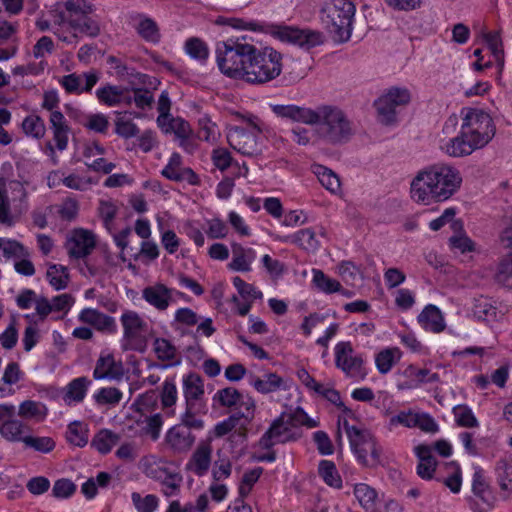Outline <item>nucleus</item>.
Segmentation results:
<instances>
[{
  "label": "nucleus",
  "mask_w": 512,
  "mask_h": 512,
  "mask_svg": "<svg viewBox=\"0 0 512 512\" xmlns=\"http://www.w3.org/2000/svg\"><path fill=\"white\" fill-rule=\"evenodd\" d=\"M216 62L227 77L249 84H264L282 72V54L272 47L228 40L216 46Z\"/></svg>",
  "instance_id": "nucleus-1"
},
{
  "label": "nucleus",
  "mask_w": 512,
  "mask_h": 512,
  "mask_svg": "<svg viewBox=\"0 0 512 512\" xmlns=\"http://www.w3.org/2000/svg\"><path fill=\"white\" fill-rule=\"evenodd\" d=\"M459 134L440 145L450 157H465L486 147L494 138L496 126L491 114L476 107H463L460 110Z\"/></svg>",
  "instance_id": "nucleus-2"
},
{
  "label": "nucleus",
  "mask_w": 512,
  "mask_h": 512,
  "mask_svg": "<svg viewBox=\"0 0 512 512\" xmlns=\"http://www.w3.org/2000/svg\"><path fill=\"white\" fill-rule=\"evenodd\" d=\"M460 171L447 164H433L418 172V203L431 205L450 199L461 187Z\"/></svg>",
  "instance_id": "nucleus-3"
},
{
  "label": "nucleus",
  "mask_w": 512,
  "mask_h": 512,
  "mask_svg": "<svg viewBox=\"0 0 512 512\" xmlns=\"http://www.w3.org/2000/svg\"><path fill=\"white\" fill-rule=\"evenodd\" d=\"M217 24L230 25L237 29H249L270 34L274 38L286 43L297 45L300 48L309 50L323 43V36L320 32L310 29H299L295 26L268 24L264 22H244L239 18L219 17Z\"/></svg>",
  "instance_id": "nucleus-4"
},
{
  "label": "nucleus",
  "mask_w": 512,
  "mask_h": 512,
  "mask_svg": "<svg viewBox=\"0 0 512 512\" xmlns=\"http://www.w3.org/2000/svg\"><path fill=\"white\" fill-rule=\"evenodd\" d=\"M314 113L316 119L314 118L313 125H317L316 132L326 143L342 145L349 142L355 134L352 121L339 107L321 105Z\"/></svg>",
  "instance_id": "nucleus-5"
},
{
  "label": "nucleus",
  "mask_w": 512,
  "mask_h": 512,
  "mask_svg": "<svg viewBox=\"0 0 512 512\" xmlns=\"http://www.w3.org/2000/svg\"><path fill=\"white\" fill-rule=\"evenodd\" d=\"M93 10V5L87 0H67L64 10L57 14L55 23L68 24L74 31V36L81 34L96 37L100 33V26L91 16Z\"/></svg>",
  "instance_id": "nucleus-6"
},
{
  "label": "nucleus",
  "mask_w": 512,
  "mask_h": 512,
  "mask_svg": "<svg viewBox=\"0 0 512 512\" xmlns=\"http://www.w3.org/2000/svg\"><path fill=\"white\" fill-rule=\"evenodd\" d=\"M343 427L358 463L371 469L381 465L382 448L374 435L367 429L350 425L347 420H344Z\"/></svg>",
  "instance_id": "nucleus-7"
},
{
  "label": "nucleus",
  "mask_w": 512,
  "mask_h": 512,
  "mask_svg": "<svg viewBox=\"0 0 512 512\" xmlns=\"http://www.w3.org/2000/svg\"><path fill=\"white\" fill-rule=\"evenodd\" d=\"M322 21L337 42L349 40L355 6L349 0H331L321 10Z\"/></svg>",
  "instance_id": "nucleus-8"
},
{
  "label": "nucleus",
  "mask_w": 512,
  "mask_h": 512,
  "mask_svg": "<svg viewBox=\"0 0 512 512\" xmlns=\"http://www.w3.org/2000/svg\"><path fill=\"white\" fill-rule=\"evenodd\" d=\"M483 47L474 51L477 60L472 64L476 71H482L496 65L499 76L504 66V51L501 37L496 32H484L482 34Z\"/></svg>",
  "instance_id": "nucleus-9"
},
{
  "label": "nucleus",
  "mask_w": 512,
  "mask_h": 512,
  "mask_svg": "<svg viewBox=\"0 0 512 512\" xmlns=\"http://www.w3.org/2000/svg\"><path fill=\"white\" fill-rule=\"evenodd\" d=\"M473 314L491 329L500 331L509 322L510 306L481 297L475 300Z\"/></svg>",
  "instance_id": "nucleus-10"
},
{
  "label": "nucleus",
  "mask_w": 512,
  "mask_h": 512,
  "mask_svg": "<svg viewBox=\"0 0 512 512\" xmlns=\"http://www.w3.org/2000/svg\"><path fill=\"white\" fill-rule=\"evenodd\" d=\"M411 99L407 89L391 88L379 97L374 105L378 112L380 122L389 125L396 121V107L406 105Z\"/></svg>",
  "instance_id": "nucleus-11"
},
{
  "label": "nucleus",
  "mask_w": 512,
  "mask_h": 512,
  "mask_svg": "<svg viewBox=\"0 0 512 512\" xmlns=\"http://www.w3.org/2000/svg\"><path fill=\"white\" fill-rule=\"evenodd\" d=\"M335 364L348 377L364 379L366 371L363 367V359L354 355L350 342H339L335 347Z\"/></svg>",
  "instance_id": "nucleus-12"
},
{
  "label": "nucleus",
  "mask_w": 512,
  "mask_h": 512,
  "mask_svg": "<svg viewBox=\"0 0 512 512\" xmlns=\"http://www.w3.org/2000/svg\"><path fill=\"white\" fill-rule=\"evenodd\" d=\"M14 405H0V435L9 442H23L28 427L20 420L15 419Z\"/></svg>",
  "instance_id": "nucleus-13"
},
{
  "label": "nucleus",
  "mask_w": 512,
  "mask_h": 512,
  "mask_svg": "<svg viewBox=\"0 0 512 512\" xmlns=\"http://www.w3.org/2000/svg\"><path fill=\"white\" fill-rule=\"evenodd\" d=\"M286 413H282L270 425L269 429L259 440V446L265 450H271L274 445L296 441L300 438L299 433L292 432L289 424L285 421Z\"/></svg>",
  "instance_id": "nucleus-14"
},
{
  "label": "nucleus",
  "mask_w": 512,
  "mask_h": 512,
  "mask_svg": "<svg viewBox=\"0 0 512 512\" xmlns=\"http://www.w3.org/2000/svg\"><path fill=\"white\" fill-rule=\"evenodd\" d=\"M123 327V349L137 350L135 342L147 331V322L133 310H126L120 318Z\"/></svg>",
  "instance_id": "nucleus-15"
},
{
  "label": "nucleus",
  "mask_w": 512,
  "mask_h": 512,
  "mask_svg": "<svg viewBox=\"0 0 512 512\" xmlns=\"http://www.w3.org/2000/svg\"><path fill=\"white\" fill-rule=\"evenodd\" d=\"M230 146L239 153L254 157L262 153V147L258 143V135L241 127H234L227 136Z\"/></svg>",
  "instance_id": "nucleus-16"
},
{
  "label": "nucleus",
  "mask_w": 512,
  "mask_h": 512,
  "mask_svg": "<svg viewBox=\"0 0 512 512\" xmlns=\"http://www.w3.org/2000/svg\"><path fill=\"white\" fill-rule=\"evenodd\" d=\"M471 491L490 510L495 506L496 497L485 470L478 464H472Z\"/></svg>",
  "instance_id": "nucleus-17"
},
{
  "label": "nucleus",
  "mask_w": 512,
  "mask_h": 512,
  "mask_svg": "<svg viewBox=\"0 0 512 512\" xmlns=\"http://www.w3.org/2000/svg\"><path fill=\"white\" fill-rule=\"evenodd\" d=\"M96 246L92 232L85 229H75L66 242L68 255L71 258L81 259L87 257Z\"/></svg>",
  "instance_id": "nucleus-18"
},
{
  "label": "nucleus",
  "mask_w": 512,
  "mask_h": 512,
  "mask_svg": "<svg viewBox=\"0 0 512 512\" xmlns=\"http://www.w3.org/2000/svg\"><path fill=\"white\" fill-rule=\"evenodd\" d=\"M195 440V435L188 427L178 424L171 427L165 435L166 444L173 453L177 454L187 453L194 445Z\"/></svg>",
  "instance_id": "nucleus-19"
},
{
  "label": "nucleus",
  "mask_w": 512,
  "mask_h": 512,
  "mask_svg": "<svg viewBox=\"0 0 512 512\" xmlns=\"http://www.w3.org/2000/svg\"><path fill=\"white\" fill-rule=\"evenodd\" d=\"M453 234L448 239V247L456 256H467L477 252L476 243L468 236L462 221L452 223Z\"/></svg>",
  "instance_id": "nucleus-20"
},
{
  "label": "nucleus",
  "mask_w": 512,
  "mask_h": 512,
  "mask_svg": "<svg viewBox=\"0 0 512 512\" xmlns=\"http://www.w3.org/2000/svg\"><path fill=\"white\" fill-rule=\"evenodd\" d=\"M123 376L124 367L121 361H116L110 353L100 355L93 371L94 379L120 381Z\"/></svg>",
  "instance_id": "nucleus-21"
},
{
  "label": "nucleus",
  "mask_w": 512,
  "mask_h": 512,
  "mask_svg": "<svg viewBox=\"0 0 512 512\" xmlns=\"http://www.w3.org/2000/svg\"><path fill=\"white\" fill-rule=\"evenodd\" d=\"M493 474L498 493L503 501L512 498V459H499L494 466Z\"/></svg>",
  "instance_id": "nucleus-22"
},
{
  "label": "nucleus",
  "mask_w": 512,
  "mask_h": 512,
  "mask_svg": "<svg viewBox=\"0 0 512 512\" xmlns=\"http://www.w3.org/2000/svg\"><path fill=\"white\" fill-rule=\"evenodd\" d=\"M78 320L84 324L94 327L101 333L113 334L117 331L115 319L97 309H83L78 315Z\"/></svg>",
  "instance_id": "nucleus-23"
},
{
  "label": "nucleus",
  "mask_w": 512,
  "mask_h": 512,
  "mask_svg": "<svg viewBox=\"0 0 512 512\" xmlns=\"http://www.w3.org/2000/svg\"><path fill=\"white\" fill-rule=\"evenodd\" d=\"M212 446L209 441H201L193 452L187 470L192 471L197 476L205 475L211 465Z\"/></svg>",
  "instance_id": "nucleus-24"
},
{
  "label": "nucleus",
  "mask_w": 512,
  "mask_h": 512,
  "mask_svg": "<svg viewBox=\"0 0 512 512\" xmlns=\"http://www.w3.org/2000/svg\"><path fill=\"white\" fill-rule=\"evenodd\" d=\"M443 476L438 480L453 494H459L463 485V470L456 460L444 462L442 465Z\"/></svg>",
  "instance_id": "nucleus-25"
},
{
  "label": "nucleus",
  "mask_w": 512,
  "mask_h": 512,
  "mask_svg": "<svg viewBox=\"0 0 512 512\" xmlns=\"http://www.w3.org/2000/svg\"><path fill=\"white\" fill-rule=\"evenodd\" d=\"M272 111L279 117L309 125H313V120L316 119L313 109L297 105H273Z\"/></svg>",
  "instance_id": "nucleus-26"
},
{
  "label": "nucleus",
  "mask_w": 512,
  "mask_h": 512,
  "mask_svg": "<svg viewBox=\"0 0 512 512\" xmlns=\"http://www.w3.org/2000/svg\"><path fill=\"white\" fill-rule=\"evenodd\" d=\"M183 393L186 405H203L200 400L204 395V384L200 375L189 373L183 379Z\"/></svg>",
  "instance_id": "nucleus-27"
},
{
  "label": "nucleus",
  "mask_w": 512,
  "mask_h": 512,
  "mask_svg": "<svg viewBox=\"0 0 512 512\" xmlns=\"http://www.w3.org/2000/svg\"><path fill=\"white\" fill-rule=\"evenodd\" d=\"M438 461L433 456L430 447L418 445V477L424 480L436 479Z\"/></svg>",
  "instance_id": "nucleus-28"
},
{
  "label": "nucleus",
  "mask_w": 512,
  "mask_h": 512,
  "mask_svg": "<svg viewBox=\"0 0 512 512\" xmlns=\"http://www.w3.org/2000/svg\"><path fill=\"white\" fill-rule=\"evenodd\" d=\"M422 327L430 332L439 333L445 329V320L441 310L432 304L427 305L419 316Z\"/></svg>",
  "instance_id": "nucleus-29"
},
{
  "label": "nucleus",
  "mask_w": 512,
  "mask_h": 512,
  "mask_svg": "<svg viewBox=\"0 0 512 512\" xmlns=\"http://www.w3.org/2000/svg\"><path fill=\"white\" fill-rule=\"evenodd\" d=\"M50 124L53 132V139L56 142L58 150L62 151L67 148L68 134L70 128L62 112L55 110L50 115Z\"/></svg>",
  "instance_id": "nucleus-30"
},
{
  "label": "nucleus",
  "mask_w": 512,
  "mask_h": 512,
  "mask_svg": "<svg viewBox=\"0 0 512 512\" xmlns=\"http://www.w3.org/2000/svg\"><path fill=\"white\" fill-rule=\"evenodd\" d=\"M172 290L164 284H156L143 290V298L159 310H165L169 306Z\"/></svg>",
  "instance_id": "nucleus-31"
},
{
  "label": "nucleus",
  "mask_w": 512,
  "mask_h": 512,
  "mask_svg": "<svg viewBox=\"0 0 512 512\" xmlns=\"http://www.w3.org/2000/svg\"><path fill=\"white\" fill-rule=\"evenodd\" d=\"M232 261L228 267L234 271L248 272L251 270L250 264L255 258V252L252 249H245L240 244H232Z\"/></svg>",
  "instance_id": "nucleus-32"
},
{
  "label": "nucleus",
  "mask_w": 512,
  "mask_h": 512,
  "mask_svg": "<svg viewBox=\"0 0 512 512\" xmlns=\"http://www.w3.org/2000/svg\"><path fill=\"white\" fill-rule=\"evenodd\" d=\"M90 384L91 381L84 376L73 379L66 387L64 401L67 404L83 401Z\"/></svg>",
  "instance_id": "nucleus-33"
},
{
  "label": "nucleus",
  "mask_w": 512,
  "mask_h": 512,
  "mask_svg": "<svg viewBox=\"0 0 512 512\" xmlns=\"http://www.w3.org/2000/svg\"><path fill=\"white\" fill-rule=\"evenodd\" d=\"M18 415L26 420L39 422L46 417L47 407L41 402L25 400L19 405Z\"/></svg>",
  "instance_id": "nucleus-34"
},
{
  "label": "nucleus",
  "mask_w": 512,
  "mask_h": 512,
  "mask_svg": "<svg viewBox=\"0 0 512 512\" xmlns=\"http://www.w3.org/2000/svg\"><path fill=\"white\" fill-rule=\"evenodd\" d=\"M283 383V379L273 372L264 374L262 378L255 377L252 381L253 387L262 394L279 390L283 386Z\"/></svg>",
  "instance_id": "nucleus-35"
},
{
  "label": "nucleus",
  "mask_w": 512,
  "mask_h": 512,
  "mask_svg": "<svg viewBox=\"0 0 512 512\" xmlns=\"http://www.w3.org/2000/svg\"><path fill=\"white\" fill-rule=\"evenodd\" d=\"M452 414L455 423L464 428H477L479 421L476 418L473 410L466 404H459L453 407Z\"/></svg>",
  "instance_id": "nucleus-36"
},
{
  "label": "nucleus",
  "mask_w": 512,
  "mask_h": 512,
  "mask_svg": "<svg viewBox=\"0 0 512 512\" xmlns=\"http://www.w3.org/2000/svg\"><path fill=\"white\" fill-rule=\"evenodd\" d=\"M136 31L142 39L153 44L158 43L161 39L157 23L149 17H141L136 26Z\"/></svg>",
  "instance_id": "nucleus-37"
},
{
  "label": "nucleus",
  "mask_w": 512,
  "mask_h": 512,
  "mask_svg": "<svg viewBox=\"0 0 512 512\" xmlns=\"http://www.w3.org/2000/svg\"><path fill=\"white\" fill-rule=\"evenodd\" d=\"M46 277L55 290L65 289L69 282V273L65 266L49 264Z\"/></svg>",
  "instance_id": "nucleus-38"
},
{
  "label": "nucleus",
  "mask_w": 512,
  "mask_h": 512,
  "mask_svg": "<svg viewBox=\"0 0 512 512\" xmlns=\"http://www.w3.org/2000/svg\"><path fill=\"white\" fill-rule=\"evenodd\" d=\"M318 473L327 485L338 489L342 487V479L334 462L321 460L318 466Z\"/></svg>",
  "instance_id": "nucleus-39"
},
{
  "label": "nucleus",
  "mask_w": 512,
  "mask_h": 512,
  "mask_svg": "<svg viewBox=\"0 0 512 512\" xmlns=\"http://www.w3.org/2000/svg\"><path fill=\"white\" fill-rule=\"evenodd\" d=\"M118 441V435L114 434L110 430L103 429L94 436L91 441V446L101 454H107Z\"/></svg>",
  "instance_id": "nucleus-40"
},
{
  "label": "nucleus",
  "mask_w": 512,
  "mask_h": 512,
  "mask_svg": "<svg viewBox=\"0 0 512 512\" xmlns=\"http://www.w3.org/2000/svg\"><path fill=\"white\" fill-rule=\"evenodd\" d=\"M96 96L103 104L107 106H116L122 103L123 87L108 84L97 89Z\"/></svg>",
  "instance_id": "nucleus-41"
},
{
  "label": "nucleus",
  "mask_w": 512,
  "mask_h": 512,
  "mask_svg": "<svg viewBox=\"0 0 512 512\" xmlns=\"http://www.w3.org/2000/svg\"><path fill=\"white\" fill-rule=\"evenodd\" d=\"M314 173L318 177L320 183L331 193H337L340 190V179L331 169L322 165H317Z\"/></svg>",
  "instance_id": "nucleus-42"
},
{
  "label": "nucleus",
  "mask_w": 512,
  "mask_h": 512,
  "mask_svg": "<svg viewBox=\"0 0 512 512\" xmlns=\"http://www.w3.org/2000/svg\"><path fill=\"white\" fill-rule=\"evenodd\" d=\"M399 357L400 352L397 348H387L380 351L375 357V363L378 371L381 374L388 373Z\"/></svg>",
  "instance_id": "nucleus-43"
},
{
  "label": "nucleus",
  "mask_w": 512,
  "mask_h": 512,
  "mask_svg": "<svg viewBox=\"0 0 512 512\" xmlns=\"http://www.w3.org/2000/svg\"><path fill=\"white\" fill-rule=\"evenodd\" d=\"M354 495L363 508L367 510L374 509L377 499V492L374 488L365 483L356 484L354 487Z\"/></svg>",
  "instance_id": "nucleus-44"
},
{
  "label": "nucleus",
  "mask_w": 512,
  "mask_h": 512,
  "mask_svg": "<svg viewBox=\"0 0 512 512\" xmlns=\"http://www.w3.org/2000/svg\"><path fill=\"white\" fill-rule=\"evenodd\" d=\"M313 283L322 292L331 294L341 291V284L339 281L328 277L321 270H313Z\"/></svg>",
  "instance_id": "nucleus-45"
},
{
  "label": "nucleus",
  "mask_w": 512,
  "mask_h": 512,
  "mask_svg": "<svg viewBox=\"0 0 512 512\" xmlns=\"http://www.w3.org/2000/svg\"><path fill=\"white\" fill-rule=\"evenodd\" d=\"M204 409V405H186V410L181 416V423L179 425H183L191 429H202L204 427V422L202 419L196 417L197 414L201 413Z\"/></svg>",
  "instance_id": "nucleus-46"
},
{
  "label": "nucleus",
  "mask_w": 512,
  "mask_h": 512,
  "mask_svg": "<svg viewBox=\"0 0 512 512\" xmlns=\"http://www.w3.org/2000/svg\"><path fill=\"white\" fill-rule=\"evenodd\" d=\"M165 132H174L176 137L181 140L180 145L184 146V142H187V139H189L192 134V129L186 120L180 117H171V119H169V126L165 129Z\"/></svg>",
  "instance_id": "nucleus-47"
},
{
  "label": "nucleus",
  "mask_w": 512,
  "mask_h": 512,
  "mask_svg": "<svg viewBox=\"0 0 512 512\" xmlns=\"http://www.w3.org/2000/svg\"><path fill=\"white\" fill-rule=\"evenodd\" d=\"M22 129L28 136L40 139L45 135V123L38 115L27 116L22 122Z\"/></svg>",
  "instance_id": "nucleus-48"
},
{
  "label": "nucleus",
  "mask_w": 512,
  "mask_h": 512,
  "mask_svg": "<svg viewBox=\"0 0 512 512\" xmlns=\"http://www.w3.org/2000/svg\"><path fill=\"white\" fill-rule=\"evenodd\" d=\"M66 438L69 443L84 447L88 443V430L82 426L81 422L74 421L68 425Z\"/></svg>",
  "instance_id": "nucleus-49"
},
{
  "label": "nucleus",
  "mask_w": 512,
  "mask_h": 512,
  "mask_svg": "<svg viewBox=\"0 0 512 512\" xmlns=\"http://www.w3.org/2000/svg\"><path fill=\"white\" fill-rule=\"evenodd\" d=\"M498 284L512 290V255L504 258L498 265L495 273Z\"/></svg>",
  "instance_id": "nucleus-50"
},
{
  "label": "nucleus",
  "mask_w": 512,
  "mask_h": 512,
  "mask_svg": "<svg viewBox=\"0 0 512 512\" xmlns=\"http://www.w3.org/2000/svg\"><path fill=\"white\" fill-rule=\"evenodd\" d=\"M294 242L306 251L314 252L319 247V241L316 239L315 232L310 229H302L294 235Z\"/></svg>",
  "instance_id": "nucleus-51"
},
{
  "label": "nucleus",
  "mask_w": 512,
  "mask_h": 512,
  "mask_svg": "<svg viewBox=\"0 0 512 512\" xmlns=\"http://www.w3.org/2000/svg\"><path fill=\"white\" fill-rule=\"evenodd\" d=\"M213 399L223 407H232L238 405L242 394L234 387H226L218 390Z\"/></svg>",
  "instance_id": "nucleus-52"
},
{
  "label": "nucleus",
  "mask_w": 512,
  "mask_h": 512,
  "mask_svg": "<svg viewBox=\"0 0 512 512\" xmlns=\"http://www.w3.org/2000/svg\"><path fill=\"white\" fill-rule=\"evenodd\" d=\"M157 358L161 361H171L176 357V347L165 338H156L153 343Z\"/></svg>",
  "instance_id": "nucleus-53"
},
{
  "label": "nucleus",
  "mask_w": 512,
  "mask_h": 512,
  "mask_svg": "<svg viewBox=\"0 0 512 512\" xmlns=\"http://www.w3.org/2000/svg\"><path fill=\"white\" fill-rule=\"evenodd\" d=\"M263 473L262 467H256L248 470L243 474L240 486H239V497L245 498L252 490L254 484L259 480Z\"/></svg>",
  "instance_id": "nucleus-54"
},
{
  "label": "nucleus",
  "mask_w": 512,
  "mask_h": 512,
  "mask_svg": "<svg viewBox=\"0 0 512 512\" xmlns=\"http://www.w3.org/2000/svg\"><path fill=\"white\" fill-rule=\"evenodd\" d=\"M185 50L192 58L204 61L207 59L209 50L207 45L199 38H190L186 41Z\"/></svg>",
  "instance_id": "nucleus-55"
},
{
  "label": "nucleus",
  "mask_w": 512,
  "mask_h": 512,
  "mask_svg": "<svg viewBox=\"0 0 512 512\" xmlns=\"http://www.w3.org/2000/svg\"><path fill=\"white\" fill-rule=\"evenodd\" d=\"M23 443L25 446L42 453H49L55 448V441L51 437H33L27 435L25 439H23Z\"/></svg>",
  "instance_id": "nucleus-56"
},
{
  "label": "nucleus",
  "mask_w": 512,
  "mask_h": 512,
  "mask_svg": "<svg viewBox=\"0 0 512 512\" xmlns=\"http://www.w3.org/2000/svg\"><path fill=\"white\" fill-rule=\"evenodd\" d=\"M132 501L138 512H154L158 506V498L152 494L142 498L139 493L134 492Z\"/></svg>",
  "instance_id": "nucleus-57"
},
{
  "label": "nucleus",
  "mask_w": 512,
  "mask_h": 512,
  "mask_svg": "<svg viewBox=\"0 0 512 512\" xmlns=\"http://www.w3.org/2000/svg\"><path fill=\"white\" fill-rule=\"evenodd\" d=\"M98 404H118L122 399V393L115 387L101 388L94 396Z\"/></svg>",
  "instance_id": "nucleus-58"
},
{
  "label": "nucleus",
  "mask_w": 512,
  "mask_h": 512,
  "mask_svg": "<svg viewBox=\"0 0 512 512\" xmlns=\"http://www.w3.org/2000/svg\"><path fill=\"white\" fill-rule=\"evenodd\" d=\"M115 133L122 138L129 139L138 135L139 128L131 120L118 117L115 120Z\"/></svg>",
  "instance_id": "nucleus-59"
},
{
  "label": "nucleus",
  "mask_w": 512,
  "mask_h": 512,
  "mask_svg": "<svg viewBox=\"0 0 512 512\" xmlns=\"http://www.w3.org/2000/svg\"><path fill=\"white\" fill-rule=\"evenodd\" d=\"M456 214L457 209L455 207L446 208L439 217L431 220L428 226L432 231H438L447 224L452 226L454 221H460L459 219H455Z\"/></svg>",
  "instance_id": "nucleus-60"
},
{
  "label": "nucleus",
  "mask_w": 512,
  "mask_h": 512,
  "mask_svg": "<svg viewBox=\"0 0 512 512\" xmlns=\"http://www.w3.org/2000/svg\"><path fill=\"white\" fill-rule=\"evenodd\" d=\"M182 169V157L179 153L175 152L171 155L168 164L163 168L161 174L171 181H176V177H178Z\"/></svg>",
  "instance_id": "nucleus-61"
},
{
  "label": "nucleus",
  "mask_w": 512,
  "mask_h": 512,
  "mask_svg": "<svg viewBox=\"0 0 512 512\" xmlns=\"http://www.w3.org/2000/svg\"><path fill=\"white\" fill-rule=\"evenodd\" d=\"M418 429L425 434L436 435L440 432V425L430 414L418 412Z\"/></svg>",
  "instance_id": "nucleus-62"
},
{
  "label": "nucleus",
  "mask_w": 512,
  "mask_h": 512,
  "mask_svg": "<svg viewBox=\"0 0 512 512\" xmlns=\"http://www.w3.org/2000/svg\"><path fill=\"white\" fill-rule=\"evenodd\" d=\"M160 396L163 408L175 405L177 401V388L172 380L167 379L164 381Z\"/></svg>",
  "instance_id": "nucleus-63"
},
{
  "label": "nucleus",
  "mask_w": 512,
  "mask_h": 512,
  "mask_svg": "<svg viewBox=\"0 0 512 512\" xmlns=\"http://www.w3.org/2000/svg\"><path fill=\"white\" fill-rule=\"evenodd\" d=\"M199 131L198 137L204 141H214L217 135V126L212 123L208 117H202L198 121Z\"/></svg>",
  "instance_id": "nucleus-64"
}]
</instances>
